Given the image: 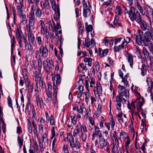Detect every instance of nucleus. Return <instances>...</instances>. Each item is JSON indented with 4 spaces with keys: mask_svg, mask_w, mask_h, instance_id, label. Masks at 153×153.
<instances>
[{
    "mask_svg": "<svg viewBox=\"0 0 153 153\" xmlns=\"http://www.w3.org/2000/svg\"><path fill=\"white\" fill-rule=\"evenodd\" d=\"M100 106V105H98V108L97 110V112H98L97 114L98 115H100L102 113L101 106L100 105V107H99Z\"/></svg>",
    "mask_w": 153,
    "mask_h": 153,
    "instance_id": "nucleus-56",
    "label": "nucleus"
},
{
    "mask_svg": "<svg viewBox=\"0 0 153 153\" xmlns=\"http://www.w3.org/2000/svg\"><path fill=\"white\" fill-rule=\"evenodd\" d=\"M33 27L30 26H26L27 32L28 33V39L30 44H34L35 43L34 36L32 32V29L33 28Z\"/></svg>",
    "mask_w": 153,
    "mask_h": 153,
    "instance_id": "nucleus-4",
    "label": "nucleus"
},
{
    "mask_svg": "<svg viewBox=\"0 0 153 153\" xmlns=\"http://www.w3.org/2000/svg\"><path fill=\"white\" fill-rule=\"evenodd\" d=\"M82 139L83 141L86 140L87 138V135L85 133H82L81 136Z\"/></svg>",
    "mask_w": 153,
    "mask_h": 153,
    "instance_id": "nucleus-52",
    "label": "nucleus"
},
{
    "mask_svg": "<svg viewBox=\"0 0 153 153\" xmlns=\"http://www.w3.org/2000/svg\"><path fill=\"white\" fill-rule=\"evenodd\" d=\"M39 51L43 57H47L48 55V50L46 46L41 45L39 48Z\"/></svg>",
    "mask_w": 153,
    "mask_h": 153,
    "instance_id": "nucleus-10",
    "label": "nucleus"
},
{
    "mask_svg": "<svg viewBox=\"0 0 153 153\" xmlns=\"http://www.w3.org/2000/svg\"><path fill=\"white\" fill-rule=\"evenodd\" d=\"M87 33L91 32L93 29V27L91 25H89L87 27L85 28Z\"/></svg>",
    "mask_w": 153,
    "mask_h": 153,
    "instance_id": "nucleus-44",
    "label": "nucleus"
},
{
    "mask_svg": "<svg viewBox=\"0 0 153 153\" xmlns=\"http://www.w3.org/2000/svg\"><path fill=\"white\" fill-rule=\"evenodd\" d=\"M26 86V89L28 90V92L32 93L33 91V84L29 82L28 80L27 82H25Z\"/></svg>",
    "mask_w": 153,
    "mask_h": 153,
    "instance_id": "nucleus-12",
    "label": "nucleus"
},
{
    "mask_svg": "<svg viewBox=\"0 0 153 153\" xmlns=\"http://www.w3.org/2000/svg\"><path fill=\"white\" fill-rule=\"evenodd\" d=\"M116 101L117 106L120 107L121 106V102H124L126 101V100L123 97H120V96H117L116 97Z\"/></svg>",
    "mask_w": 153,
    "mask_h": 153,
    "instance_id": "nucleus-13",
    "label": "nucleus"
},
{
    "mask_svg": "<svg viewBox=\"0 0 153 153\" xmlns=\"http://www.w3.org/2000/svg\"><path fill=\"white\" fill-rule=\"evenodd\" d=\"M44 83L42 77L40 76L39 77V83L40 86H43V84Z\"/></svg>",
    "mask_w": 153,
    "mask_h": 153,
    "instance_id": "nucleus-51",
    "label": "nucleus"
},
{
    "mask_svg": "<svg viewBox=\"0 0 153 153\" xmlns=\"http://www.w3.org/2000/svg\"><path fill=\"white\" fill-rule=\"evenodd\" d=\"M30 153H34L35 152L34 148L33 147L30 146L29 150Z\"/></svg>",
    "mask_w": 153,
    "mask_h": 153,
    "instance_id": "nucleus-63",
    "label": "nucleus"
},
{
    "mask_svg": "<svg viewBox=\"0 0 153 153\" xmlns=\"http://www.w3.org/2000/svg\"><path fill=\"white\" fill-rule=\"evenodd\" d=\"M140 28L142 30L146 31L147 30L146 23L143 20H142L140 22Z\"/></svg>",
    "mask_w": 153,
    "mask_h": 153,
    "instance_id": "nucleus-15",
    "label": "nucleus"
},
{
    "mask_svg": "<svg viewBox=\"0 0 153 153\" xmlns=\"http://www.w3.org/2000/svg\"><path fill=\"white\" fill-rule=\"evenodd\" d=\"M85 77V76L84 75L79 76V80L78 82V84L81 85L83 83L84 79H83V78Z\"/></svg>",
    "mask_w": 153,
    "mask_h": 153,
    "instance_id": "nucleus-45",
    "label": "nucleus"
},
{
    "mask_svg": "<svg viewBox=\"0 0 153 153\" xmlns=\"http://www.w3.org/2000/svg\"><path fill=\"white\" fill-rule=\"evenodd\" d=\"M50 124L51 125H53L55 124V122L53 116L52 115H51L50 117Z\"/></svg>",
    "mask_w": 153,
    "mask_h": 153,
    "instance_id": "nucleus-47",
    "label": "nucleus"
},
{
    "mask_svg": "<svg viewBox=\"0 0 153 153\" xmlns=\"http://www.w3.org/2000/svg\"><path fill=\"white\" fill-rule=\"evenodd\" d=\"M146 81L149 88L152 89L153 88V81L152 79L149 77L147 78Z\"/></svg>",
    "mask_w": 153,
    "mask_h": 153,
    "instance_id": "nucleus-19",
    "label": "nucleus"
},
{
    "mask_svg": "<svg viewBox=\"0 0 153 153\" xmlns=\"http://www.w3.org/2000/svg\"><path fill=\"white\" fill-rule=\"evenodd\" d=\"M23 6L20 5H18L17 7V9L18 12V15L20 16V15L23 13V11L22 10L23 9L22 7Z\"/></svg>",
    "mask_w": 153,
    "mask_h": 153,
    "instance_id": "nucleus-23",
    "label": "nucleus"
},
{
    "mask_svg": "<svg viewBox=\"0 0 153 153\" xmlns=\"http://www.w3.org/2000/svg\"><path fill=\"white\" fill-rule=\"evenodd\" d=\"M144 102V98L141 96L140 97L134 101L136 104V108L138 111H140L142 109V107Z\"/></svg>",
    "mask_w": 153,
    "mask_h": 153,
    "instance_id": "nucleus-5",
    "label": "nucleus"
},
{
    "mask_svg": "<svg viewBox=\"0 0 153 153\" xmlns=\"http://www.w3.org/2000/svg\"><path fill=\"white\" fill-rule=\"evenodd\" d=\"M117 96H120V97H126L129 96V91L128 90H125V91H122Z\"/></svg>",
    "mask_w": 153,
    "mask_h": 153,
    "instance_id": "nucleus-18",
    "label": "nucleus"
},
{
    "mask_svg": "<svg viewBox=\"0 0 153 153\" xmlns=\"http://www.w3.org/2000/svg\"><path fill=\"white\" fill-rule=\"evenodd\" d=\"M108 52V49H106L104 50L102 53V57L103 56H105L107 54Z\"/></svg>",
    "mask_w": 153,
    "mask_h": 153,
    "instance_id": "nucleus-59",
    "label": "nucleus"
},
{
    "mask_svg": "<svg viewBox=\"0 0 153 153\" xmlns=\"http://www.w3.org/2000/svg\"><path fill=\"white\" fill-rule=\"evenodd\" d=\"M119 123L122 126L126 127L127 126V119L123 118L122 115V112L119 113L117 116Z\"/></svg>",
    "mask_w": 153,
    "mask_h": 153,
    "instance_id": "nucleus-7",
    "label": "nucleus"
},
{
    "mask_svg": "<svg viewBox=\"0 0 153 153\" xmlns=\"http://www.w3.org/2000/svg\"><path fill=\"white\" fill-rule=\"evenodd\" d=\"M89 120L90 123L92 125H94V122L93 118L91 117H89Z\"/></svg>",
    "mask_w": 153,
    "mask_h": 153,
    "instance_id": "nucleus-64",
    "label": "nucleus"
},
{
    "mask_svg": "<svg viewBox=\"0 0 153 153\" xmlns=\"http://www.w3.org/2000/svg\"><path fill=\"white\" fill-rule=\"evenodd\" d=\"M130 39L128 37H126L124 39V40L123 42V44L125 45L126 46L128 43L130 42Z\"/></svg>",
    "mask_w": 153,
    "mask_h": 153,
    "instance_id": "nucleus-39",
    "label": "nucleus"
},
{
    "mask_svg": "<svg viewBox=\"0 0 153 153\" xmlns=\"http://www.w3.org/2000/svg\"><path fill=\"white\" fill-rule=\"evenodd\" d=\"M11 54H12L13 51V47L15 45V38L14 36L12 38V40L11 41Z\"/></svg>",
    "mask_w": 153,
    "mask_h": 153,
    "instance_id": "nucleus-38",
    "label": "nucleus"
},
{
    "mask_svg": "<svg viewBox=\"0 0 153 153\" xmlns=\"http://www.w3.org/2000/svg\"><path fill=\"white\" fill-rule=\"evenodd\" d=\"M97 63L95 66V69L97 72L99 71L100 70V65L98 62H97Z\"/></svg>",
    "mask_w": 153,
    "mask_h": 153,
    "instance_id": "nucleus-53",
    "label": "nucleus"
},
{
    "mask_svg": "<svg viewBox=\"0 0 153 153\" xmlns=\"http://www.w3.org/2000/svg\"><path fill=\"white\" fill-rule=\"evenodd\" d=\"M85 107L82 104L80 106V109H78V111L79 113L82 114H83V109Z\"/></svg>",
    "mask_w": 153,
    "mask_h": 153,
    "instance_id": "nucleus-43",
    "label": "nucleus"
},
{
    "mask_svg": "<svg viewBox=\"0 0 153 153\" xmlns=\"http://www.w3.org/2000/svg\"><path fill=\"white\" fill-rule=\"evenodd\" d=\"M91 13L90 9L88 8V9H86L85 10H83V16L86 17L87 16V14L88 13L90 14Z\"/></svg>",
    "mask_w": 153,
    "mask_h": 153,
    "instance_id": "nucleus-33",
    "label": "nucleus"
},
{
    "mask_svg": "<svg viewBox=\"0 0 153 153\" xmlns=\"http://www.w3.org/2000/svg\"><path fill=\"white\" fill-rule=\"evenodd\" d=\"M48 88L46 90V91H50L52 89V86L51 84L48 82Z\"/></svg>",
    "mask_w": 153,
    "mask_h": 153,
    "instance_id": "nucleus-57",
    "label": "nucleus"
},
{
    "mask_svg": "<svg viewBox=\"0 0 153 153\" xmlns=\"http://www.w3.org/2000/svg\"><path fill=\"white\" fill-rule=\"evenodd\" d=\"M90 114H91V110L90 109V108H89V110L87 111V110L86 111V114H85V115L87 117H90Z\"/></svg>",
    "mask_w": 153,
    "mask_h": 153,
    "instance_id": "nucleus-61",
    "label": "nucleus"
},
{
    "mask_svg": "<svg viewBox=\"0 0 153 153\" xmlns=\"http://www.w3.org/2000/svg\"><path fill=\"white\" fill-rule=\"evenodd\" d=\"M23 135L22 134L21 137L19 136L18 137L17 141L19 144V148H21L22 146L23 145Z\"/></svg>",
    "mask_w": 153,
    "mask_h": 153,
    "instance_id": "nucleus-20",
    "label": "nucleus"
},
{
    "mask_svg": "<svg viewBox=\"0 0 153 153\" xmlns=\"http://www.w3.org/2000/svg\"><path fill=\"white\" fill-rule=\"evenodd\" d=\"M67 136L69 137V141L74 139L71 132L68 133Z\"/></svg>",
    "mask_w": 153,
    "mask_h": 153,
    "instance_id": "nucleus-58",
    "label": "nucleus"
},
{
    "mask_svg": "<svg viewBox=\"0 0 153 153\" xmlns=\"http://www.w3.org/2000/svg\"><path fill=\"white\" fill-rule=\"evenodd\" d=\"M17 133L19 134L22 132V130L20 126L17 127Z\"/></svg>",
    "mask_w": 153,
    "mask_h": 153,
    "instance_id": "nucleus-62",
    "label": "nucleus"
},
{
    "mask_svg": "<svg viewBox=\"0 0 153 153\" xmlns=\"http://www.w3.org/2000/svg\"><path fill=\"white\" fill-rule=\"evenodd\" d=\"M21 33L22 34V32L21 30L19 31L18 28H17V30L16 31V34L17 38H21L22 36L21 35Z\"/></svg>",
    "mask_w": 153,
    "mask_h": 153,
    "instance_id": "nucleus-37",
    "label": "nucleus"
},
{
    "mask_svg": "<svg viewBox=\"0 0 153 153\" xmlns=\"http://www.w3.org/2000/svg\"><path fill=\"white\" fill-rule=\"evenodd\" d=\"M23 40H24V43H25V47L26 48V46L28 45L27 40V38L25 37V36H23Z\"/></svg>",
    "mask_w": 153,
    "mask_h": 153,
    "instance_id": "nucleus-54",
    "label": "nucleus"
},
{
    "mask_svg": "<svg viewBox=\"0 0 153 153\" xmlns=\"http://www.w3.org/2000/svg\"><path fill=\"white\" fill-rule=\"evenodd\" d=\"M38 67L39 68V70L40 71L42 68V61L41 59V58L39 57L37 61Z\"/></svg>",
    "mask_w": 153,
    "mask_h": 153,
    "instance_id": "nucleus-36",
    "label": "nucleus"
},
{
    "mask_svg": "<svg viewBox=\"0 0 153 153\" xmlns=\"http://www.w3.org/2000/svg\"><path fill=\"white\" fill-rule=\"evenodd\" d=\"M116 13L118 15L121 16L122 14V11L121 8L119 6H117L116 9Z\"/></svg>",
    "mask_w": 153,
    "mask_h": 153,
    "instance_id": "nucleus-26",
    "label": "nucleus"
},
{
    "mask_svg": "<svg viewBox=\"0 0 153 153\" xmlns=\"http://www.w3.org/2000/svg\"><path fill=\"white\" fill-rule=\"evenodd\" d=\"M41 32L42 33L44 34L45 33V23L41 26Z\"/></svg>",
    "mask_w": 153,
    "mask_h": 153,
    "instance_id": "nucleus-50",
    "label": "nucleus"
},
{
    "mask_svg": "<svg viewBox=\"0 0 153 153\" xmlns=\"http://www.w3.org/2000/svg\"><path fill=\"white\" fill-rule=\"evenodd\" d=\"M146 12L147 13H148L149 15H153V9L150 6L148 5L147 6Z\"/></svg>",
    "mask_w": 153,
    "mask_h": 153,
    "instance_id": "nucleus-25",
    "label": "nucleus"
},
{
    "mask_svg": "<svg viewBox=\"0 0 153 153\" xmlns=\"http://www.w3.org/2000/svg\"><path fill=\"white\" fill-rule=\"evenodd\" d=\"M35 15L37 18H40L42 16V12L41 9L38 7L35 12Z\"/></svg>",
    "mask_w": 153,
    "mask_h": 153,
    "instance_id": "nucleus-21",
    "label": "nucleus"
},
{
    "mask_svg": "<svg viewBox=\"0 0 153 153\" xmlns=\"http://www.w3.org/2000/svg\"><path fill=\"white\" fill-rule=\"evenodd\" d=\"M22 73L24 78L25 82H27L28 80V77L27 76L26 70L25 69L22 70Z\"/></svg>",
    "mask_w": 153,
    "mask_h": 153,
    "instance_id": "nucleus-28",
    "label": "nucleus"
},
{
    "mask_svg": "<svg viewBox=\"0 0 153 153\" xmlns=\"http://www.w3.org/2000/svg\"><path fill=\"white\" fill-rule=\"evenodd\" d=\"M126 76H124V77L122 78V81L124 83L125 85H126V86H127L128 87H129V85L128 83V81L127 80L128 79L126 78Z\"/></svg>",
    "mask_w": 153,
    "mask_h": 153,
    "instance_id": "nucleus-34",
    "label": "nucleus"
},
{
    "mask_svg": "<svg viewBox=\"0 0 153 153\" xmlns=\"http://www.w3.org/2000/svg\"><path fill=\"white\" fill-rule=\"evenodd\" d=\"M63 150L65 153H68V146L67 145H64L63 146Z\"/></svg>",
    "mask_w": 153,
    "mask_h": 153,
    "instance_id": "nucleus-49",
    "label": "nucleus"
},
{
    "mask_svg": "<svg viewBox=\"0 0 153 153\" xmlns=\"http://www.w3.org/2000/svg\"><path fill=\"white\" fill-rule=\"evenodd\" d=\"M136 5L137 8L138 9V10H139L140 12L141 13V14H142L143 15L144 14H143V10L142 7L140 6V4L138 2H137L136 4Z\"/></svg>",
    "mask_w": 153,
    "mask_h": 153,
    "instance_id": "nucleus-30",
    "label": "nucleus"
},
{
    "mask_svg": "<svg viewBox=\"0 0 153 153\" xmlns=\"http://www.w3.org/2000/svg\"><path fill=\"white\" fill-rule=\"evenodd\" d=\"M27 121H28L27 126L28 131L30 134H31L32 133L33 131V128L31 123V122L29 121V119L27 120Z\"/></svg>",
    "mask_w": 153,
    "mask_h": 153,
    "instance_id": "nucleus-24",
    "label": "nucleus"
},
{
    "mask_svg": "<svg viewBox=\"0 0 153 153\" xmlns=\"http://www.w3.org/2000/svg\"><path fill=\"white\" fill-rule=\"evenodd\" d=\"M143 52L144 56L145 59L146 60H148L149 58V54L145 47L143 48Z\"/></svg>",
    "mask_w": 153,
    "mask_h": 153,
    "instance_id": "nucleus-16",
    "label": "nucleus"
},
{
    "mask_svg": "<svg viewBox=\"0 0 153 153\" xmlns=\"http://www.w3.org/2000/svg\"><path fill=\"white\" fill-rule=\"evenodd\" d=\"M150 61V66L151 69L152 71L153 72V57L150 56L149 58Z\"/></svg>",
    "mask_w": 153,
    "mask_h": 153,
    "instance_id": "nucleus-32",
    "label": "nucleus"
},
{
    "mask_svg": "<svg viewBox=\"0 0 153 153\" xmlns=\"http://www.w3.org/2000/svg\"><path fill=\"white\" fill-rule=\"evenodd\" d=\"M110 123L111 124V128L112 130H114V126L115 124V123L114 120L112 115H111V117Z\"/></svg>",
    "mask_w": 153,
    "mask_h": 153,
    "instance_id": "nucleus-35",
    "label": "nucleus"
},
{
    "mask_svg": "<svg viewBox=\"0 0 153 153\" xmlns=\"http://www.w3.org/2000/svg\"><path fill=\"white\" fill-rule=\"evenodd\" d=\"M53 91L54 92L53 93V96L54 97H55L56 98V96H57V94L58 90V88L55 85V84L54 82H53Z\"/></svg>",
    "mask_w": 153,
    "mask_h": 153,
    "instance_id": "nucleus-27",
    "label": "nucleus"
},
{
    "mask_svg": "<svg viewBox=\"0 0 153 153\" xmlns=\"http://www.w3.org/2000/svg\"><path fill=\"white\" fill-rule=\"evenodd\" d=\"M42 143L44 142L45 143V141L46 142L48 141L47 136L46 133H45L43 134L42 136Z\"/></svg>",
    "mask_w": 153,
    "mask_h": 153,
    "instance_id": "nucleus-40",
    "label": "nucleus"
},
{
    "mask_svg": "<svg viewBox=\"0 0 153 153\" xmlns=\"http://www.w3.org/2000/svg\"><path fill=\"white\" fill-rule=\"evenodd\" d=\"M37 39L38 44L39 45H40L42 42V39L41 37L40 36H38L37 37Z\"/></svg>",
    "mask_w": 153,
    "mask_h": 153,
    "instance_id": "nucleus-60",
    "label": "nucleus"
},
{
    "mask_svg": "<svg viewBox=\"0 0 153 153\" xmlns=\"http://www.w3.org/2000/svg\"><path fill=\"white\" fill-rule=\"evenodd\" d=\"M70 146L73 149H79L81 146L80 143L77 140L74 141V139L69 141Z\"/></svg>",
    "mask_w": 153,
    "mask_h": 153,
    "instance_id": "nucleus-8",
    "label": "nucleus"
},
{
    "mask_svg": "<svg viewBox=\"0 0 153 153\" xmlns=\"http://www.w3.org/2000/svg\"><path fill=\"white\" fill-rule=\"evenodd\" d=\"M94 128L96 133V134L99 135V138H100V137H103L101 135V134L99 130V128L97 126H95Z\"/></svg>",
    "mask_w": 153,
    "mask_h": 153,
    "instance_id": "nucleus-31",
    "label": "nucleus"
},
{
    "mask_svg": "<svg viewBox=\"0 0 153 153\" xmlns=\"http://www.w3.org/2000/svg\"><path fill=\"white\" fill-rule=\"evenodd\" d=\"M128 14L129 17L132 22L135 21L137 23L140 24V22L142 20L141 16L139 12L138 11L135 12L134 7H131Z\"/></svg>",
    "mask_w": 153,
    "mask_h": 153,
    "instance_id": "nucleus-2",
    "label": "nucleus"
},
{
    "mask_svg": "<svg viewBox=\"0 0 153 153\" xmlns=\"http://www.w3.org/2000/svg\"><path fill=\"white\" fill-rule=\"evenodd\" d=\"M34 12H30L29 17V23L28 26L34 27Z\"/></svg>",
    "mask_w": 153,
    "mask_h": 153,
    "instance_id": "nucleus-11",
    "label": "nucleus"
},
{
    "mask_svg": "<svg viewBox=\"0 0 153 153\" xmlns=\"http://www.w3.org/2000/svg\"><path fill=\"white\" fill-rule=\"evenodd\" d=\"M8 104L9 106L13 108L12 100L9 96L8 99Z\"/></svg>",
    "mask_w": 153,
    "mask_h": 153,
    "instance_id": "nucleus-48",
    "label": "nucleus"
},
{
    "mask_svg": "<svg viewBox=\"0 0 153 153\" xmlns=\"http://www.w3.org/2000/svg\"><path fill=\"white\" fill-rule=\"evenodd\" d=\"M133 56L131 55H129L128 56L127 59L128 62L130 63L131 67L132 68V65L133 64Z\"/></svg>",
    "mask_w": 153,
    "mask_h": 153,
    "instance_id": "nucleus-22",
    "label": "nucleus"
},
{
    "mask_svg": "<svg viewBox=\"0 0 153 153\" xmlns=\"http://www.w3.org/2000/svg\"><path fill=\"white\" fill-rule=\"evenodd\" d=\"M99 139V143L100 148L102 150H106L108 153H110L109 143L103 137H100Z\"/></svg>",
    "mask_w": 153,
    "mask_h": 153,
    "instance_id": "nucleus-3",
    "label": "nucleus"
},
{
    "mask_svg": "<svg viewBox=\"0 0 153 153\" xmlns=\"http://www.w3.org/2000/svg\"><path fill=\"white\" fill-rule=\"evenodd\" d=\"M89 40L90 39L88 36H87L85 40L86 46L87 48H88L90 45Z\"/></svg>",
    "mask_w": 153,
    "mask_h": 153,
    "instance_id": "nucleus-41",
    "label": "nucleus"
},
{
    "mask_svg": "<svg viewBox=\"0 0 153 153\" xmlns=\"http://www.w3.org/2000/svg\"><path fill=\"white\" fill-rule=\"evenodd\" d=\"M97 90L98 92L100 93H102V89L100 83H98L97 85Z\"/></svg>",
    "mask_w": 153,
    "mask_h": 153,
    "instance_id": "nucleus-42",
    "label": "nucleus"
},
{
    "mask_svg": "<svg viewBox=\"0 0 153 153\" xmlns=\"http://www.w3.org/2000/svg\"><path fill=\"white\" fill-rule=\"evenodd\" d=\"M43 64L44 68L46 67V69L47 70V72L49 70H50V68L54 66L52 61L51 62L48 58L46 59V61L43 62Z\"/></svg>",
    "mask_w": 153,
    "mask_h": 153,
    "instance_id": "nucleus-9",
    "label": "nucleus"
},
{
    "mask_svg": "<svg viewBox=\"0 0 153 153\" xmlns=\"http://www.w3.org/2000/svg\"><path fill=\"white\" fill-rule=\"evenodd\" d=\"M39 132H40V131H41L42 132L43 131V125L41 124H40L39 126Z\"/></svg>",
    "mask_w": 153,
    "mask_h": 153,
    "instance_id": "nucleus-55",
    "label": "nucleus"
},
{
    "mask_svg": "<svg viewBox=\"0 0 153 153\" xmlns=\"http://www.w3.org/2000/svg\"><path fill=\"white\" fill-rule=\"evenodd\" d=\"M52 8L55 11L54 18L55 20H57L60 16L59 8V6L56 5L55 2L52 4Z\"/></svg>",
    "mask_w": 153,
    "mask_h": 153,
    "instance_id": "nucleus-6",
    "label": "nucleus"
},
{
    "mask_svg": "<svg viewBox=\"0 0 153 153\" xmlns=\"http://www.w3.org/2000/svg\"><path fill=\"white\" fill-rule=\"evenodd\" d=\"M56 83L57 85H59L60 83L61 82V78L60 75L59 74H57L56 76Z\"/></svg>",
    "mask_w": 153,
    "mask_h": 153,
    "instance_id": "nucleus-29",
    "label": "nucleus"
},
{
    "mask_svg": "<svg viewBox=\"0 0 153 153\" xmlns=\"http://www.w3.org/2000/svg\"><path fill=\"white\" fill-rule=\"evenodd\" d=\"M151 39H153V28H148V30L143 34V32L140 29L137 31L136 37V41L139 45H142L143 43L145 46H147Z\"/></svg>",
    "mask_w": 153,
    "mask_h": 153,
    "instance_id": "nucleus-1",
    "label": "nucleus"
},
{
    "mask_svg": "<svg viewBox=\"0 0 153 153\" xmlns=\"http://www.w3.org/2000/svg\"><path fill=\"white\" fill-rule=\"evenodd\" d=\"M136 104L134 103V101L132 102L131 103V104L130 105L129 103L128 102V108L131 110V114H132V117H133V111H134V110L136 108Z\"/></svg>",
    "mask_w": 153,
    "mask_h": 153,
    "instance_id": "nucleus-14",
    "label": "nucleus"
},
{
    "mask_svg": "<svg viewBox=\"0 0 153 153\" xmlns=\"http://www.w3.org/2000/svg\"><path fill=\"white\" fill-rule=\"evenodd\" d=\"M70 117L71 118L72 123L74 125H75L76 124V120H75V116L74 115L71 116H70Z\"/></svg>",
    "mask_w": 153,
    "mask_h": 153,
    "instance_id": "nucleus-46",
    "label": "nucleus"
},
{
    "mask_svg": "<svg viewBox=\"0 0 153 153\" xmlns=\"http://www.w3.org/2000/svg\"><path fill=\"white\" fill-rule=\"evenodd\" d=\"M147 73L146 67L144 64H143L141 68V75L144 76L146 75Z\"/></svg>",
    "mask_w": 153,
    "mask_h": 153,
    "instance_id": "nucleus-17",
    "label": "nucleus"
}]
</instances>
